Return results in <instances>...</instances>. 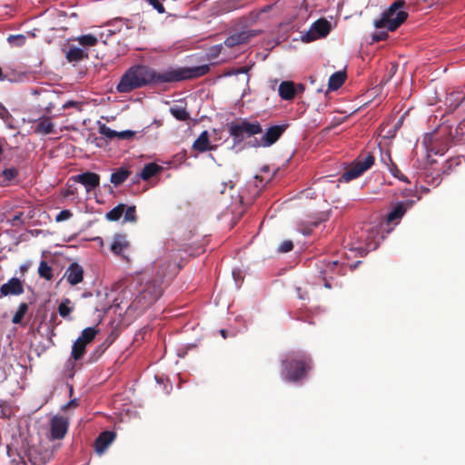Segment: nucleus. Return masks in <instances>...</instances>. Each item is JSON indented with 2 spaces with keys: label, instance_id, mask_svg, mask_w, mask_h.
Wrapping results in <instances>:
<instances>
[{
  "label": "nucleus",
  "instance_id": "obj_37",
  "mask_svg": "<svg viewBox=\"0 0 465 465\" xmlns=\"http://www.w3.org/2000/svg\"><path fill=\"white\" fill-rule=\"evenodd\" d=\"M124 213V222L135 223L137 221L136 208L134 205L129 206L127 208L125 207Z\"/></svg>",
  "mask_w": 465,
  "mask_h": 465
},
{
  "label": "nucleus",
  "instance_id": "obj_55",
  "mask_svg": "<svg viewBox=\"0 0 465 465\" xmlns=\"http://www.w3.org/2000/svg\"><path fill=\"white\" fill-rule=\"evenodd\" d=\"M221 334L223 338H226V331L225 330H221Z\"/></svg>",
  "mask_w": 465,
  "mask_h": 465
},
{
  "label": "nucleus",
  "instance_id": "obj_19",
  "mask_svg": "<svg viewBox=\"0 0 465 465\" xmlns=\"http://www.w3.org/2000/svg\"><path fill=\"white\" fill-rule=\"evenodd\" d=\"M130 242L127 240V236L124 233H115L113 237V242L110 246V250L115 255H123V252L129 249Z\"/></svg>",
  "mask_w": 465,
  "mask_h": 465
},
{
  "label": "nucleus",
  "instance_id": "obj_33",
  "mask_svg": "<svg viewBox=\"0 0 465 465\" xmlns=\"http://www.w3.org/2000/svg\"><path fill=\"white\" fill-rule=\"evenodd\" d=\"M71 300L68 298L64 299L58 306V312L61 317L66 318L74 310L71 306Z\"/></svg>",
  "mask_w": 465,
  "mask_h": 465
},
{
  "label": "nucleus",
  "instance_id": "obj_22",
  "mask_svg": "<svg viewBox=\"0 0 465 465\" xmlns=\"http://www.w3.org/2000/svg\"><path fill=\"white\" fill-rule=\"evenodd\" d=\"M35 133L45 135L54 133V125L51 118L47 116L39 118L35 128Z\"/></svg>",
  "mask_w": 465,
  "mask_h": 465
},
{
  "label": "nucleus",
  "instance_id": "obj_29",
  "mask_svg": "<svg viewBox=\"0 0 465 465\" xmlns=\"http://www.w3.org/2000/svg\"><path fill=\"white\" fill-rule=\"evenodd\" d=\"M124 210H125V204L119 203L114 208H113L111 211H109L105 214V217L108 221L116 222L122 217V215L124 213Z\"/></svg>",
  "mask_w": 465,
  "mask_h": 465
},
{
  "label": "nucleus",
  "instance_id": "obj_28",
  "mask_svg": "<svg viewBox=\"0 0 465 465\" xmlns=\"http://www.w3.org/2000/svg\"><path fill=\"white\" fill-rule=\"evenodd\" d=\"M85 347L86 344L82 342L79 340H76L72 347V358H74V361H78L83 358L84 354L85 353Z\"/></svg>",
  "mask_w": 465,
  "mask_h": 465
},
{
  "label": "nucleus",
  "instance_id": "obj_12",
  "mask_svg": "<svg viewBox=\"0 0 465 465\" xmlns=\"http://www.w3.org/2000/svg\"><path fill=\"white\" fill-rule=\"evenodd\" d=\"M420 199L417 196V200H408L406 202H398L387 214V222L391 224H398L406 213L407 210L411 208L413 204Z\"/></svg>",
  "mask_w": 465,
  "mask_h": 465
},
{
  "label": "nucleus",
  "instance_id": "obj_5",
  "mask_svg": "<svg viewBox=\"0 0 465 465\" xmlns=\"http://www.w3.org/2000/svg\"><path fill=\"white\" fill-rule=\"evenodd\" d=\"M228 132L236 144L242 143L245 138L261 134L262 128L258 121L249 122L246 119H241L228 124Z\"/></svg>",
  "mask_w": 465,
  "mask_h": 465
},
{
  "label": "nucleus",
  "instance_id": "obj_21",
  "mask_svg": "<svg viewBox=\"0 0 465 465\" xmlns=\"http://www.w3.org/2000/svg\"><path fill=\"white\" fill-rule=\"evenodd\" d=\"M213 146L210 145L209 134L203 131L193 143V149L200 153L213 150Z\"/></svg>",
  "mask_w": 465,
  "mask_h": 465
},
{
  "label": "nucleus",
  "instance_id": "obj_51",
  "mask_svg": "<svg viewBox=\"0 0 465 465\" xmlns=\"http://www.w3.org/2000/svg\"><path fill=\"white\" fill-rule=\"evenodd\" d=\"M226 186H227V183H222L218 188L219 192L221 193H223L225 189H226Z\"/></svg>",
  "mask_w": 465,
  "mask_h": 465
},
{
  "label": "nucleus",
  "instance_id": "obj_24",
  "mask_svg": "<svg viewBox=\"0 0 465 465\" xmlns=\"http://www.w3.org/2000/svg\"><path fill=\"white\" fill-rule=\"evenodd\" d=\"M131 172L126 168L121 167L111 174L110 182L114 186H119L124 183L130 176Z\"/></svg>",
  "mask_w": 465,
  "mask_h": 465
},
{
  "label": "nucleus",
  "instance_id": "obj_56",
  "mask_svg": "<svg viewBox=\"0 0 465 465\" xmlns=\"http://www.w3.org/2000/svg\"><path fill=\"white\" fill-rule=\"evenodd\" d=\"M5 76L3 75L2 68L0 67V80H4Z\"/></svg>",
  "mask_w": 465,
  "mask_h": 465
},
{
  "label": "nucleus",
  "instance_id": "obj_35",
  "mask_svg": "<svg viewBox=\"0 0 465 465\" xmlns=\"http://www.w3.org/2000/svg\"><path fill=\"white\" fill-rule=\"evenodd\" d=\"M79 44L83 46H94L98 39L93 35H84L77 38Z\"/></svg>",
  "mask_w": 465,
  "mask_h": 465
},
{
  "label": "nucleus",
  "instance_id": "obj_61",
  "mask_svg": "<svg viewBox=\"0 0 465 465\" xmlns=\"http://www.w3.org/2000/svg\"><path fill=\"white\" fill-rule=\"evenodd\" d=\"M3 153V148L2 146L0 145V154Z\"/></svg>",
  "mask_w": 465,
  "mask_h": 465
},
{
  "label": "nucleus",
  "instance_id": "obj_25",
  "mask_svg": "<svg viewBox=\"0 0 465 465\" xmlns=\"http://www.w3.org/2000/svg\"><path fill=\"white\" fill-rule=\"evenodd\" d=\"M88 57L87 52L79 47H71L66 52V59L68 62H79Z\"/></svg>",
  "mask_w": 465,
  "mask_h": 465
},
{
  "label": "nucleus",
  "instance_id": "obj_34",
  "mask_svg": "<svg viewBox=\"0 0 465 465\" xmlns=\"http://www.w3.org/2000/svg\"><path fill=\"white\" fill-rule=\"evenodd\" d=\"M28 311V305L25 302H22L19 304L17 311L13 316L12 322L15 324L21 323L25 313Z\"/></svg>",
  "mask_w": 465,
  "mask_h": 465
},
{
  "label": "nucleus",
  "instance_id": "obj_57",
  "mask_svg": "<svg viewBox=\"0 0 465 465\" xmlns=\"http://www.w3.org/2000/svg\"><path fill=\"white\" fill-rule=\"evenodd\" d=\"M234 187L233 183L230 181V189L232 190Z\"/></svg>",
  "mask_w": 465,
  "mask_h": 465
},
{
  "label": "nucleus",
  "instance_id": "obj_4",
  "mask_svg": "<svg viewBox=\"0 0 465 465\" xmlns=\"http://www.w3.org/2000/svg\"><path fill=\"white\" fill-rule=\"evenodd\" d=\"M162 284L163 282L156 278L142 283L134 299L137 306L145 309L153 304L162 295Z\"/></svg>",
  "mask_w": 465,
  "mask_h": 465
},
{
  "label": "nucleus",
  "instance_id": "obj_58",
  "mask_svg": "<svg viewBox=\"0 0 465 465\" xmlns=\"http://www.w3.org/2000/svg\"><path fill=\"white\" fill-rule=\"evenodd\" d=\"M69 404H70V405H71V404H72V405H74V404H75V400L71 401L69 402Z\"/></svg>",
  "mask_w": 465,
  "mask_h": 465
},
{
  "label": "nucleus",
  "instance_id": "obj_20",
  "mask_svg": "<svg viewBox=\"0 0 465 465\" xmlns=\"http://www.w3.org/2000/svg\"><path fill=\"white\" fill-rule=\"evenodd\" d=\"M115 433L110 430H105L100 433L94 441L95 451L99 454L104 452L107 447L114 441Z\"/></svg>",
  "mask_w": 465,
  "mask_h": 465
},
{
  "label": "nucleus",
  "instance_id": "obj_1",
  "mask_svg": "<svg viewBox=\"0 0 465 465\" xmlns=\"http://www.w3.org/2000/svg\"><path fill=\"white\" fill-rule=\"evenodd\" d=\"M209 71V64L193 67H170L163 72H157L148 65L134 64L122 75L116 90L119 93H130L150 84L196 79L207 74Z\"/></svg>",
  "mask_w": 465,
  "mask_h": 465
},
{
  "label": "nucleus",
  "instance_id": "obj_30",
  "mask_svg": "<svg viewBox=\"0 0 465 465\" xmlns=\"http://www.w3.org/2000/svg\"><path fill=\"white\" fill-rule=\"evenodd\" d=\"M96 334L97 330L94 327H88L82 331L81 335L77 338V340L81 341L82 342L87 345L93 341Z\"/></svg>",
  "mask_w": 465,
  "mask_h": 465
},
{
  "label": "nucleus",
  "instance_id": "obj_16",
  "mask_svg": "<svg viewBox=\"0 0 465 465\" xmlns=\"http://www.w3.org/2000/svg\"><path fill=\"white\" fill-rule=\"evenodd\" d=\"M297 89L300 92H303L304 86L299 84L296 87L295 84L292 81H283L279 85V95L282 100L291 101L294 99Z\"/></svg>",
  "mask_w": 465,
  "mask_h": 465
},
{
  "label": "nucleus",
  "instance_id": "obj_59",
  "mask_svg": "<svg viewBox=\"0 0 465 465\" xmlns=\"http://www.w3.org/2000/svg\"><path fill=\"white\" fill-rule=\"evenodd\" d=\"M325 181H326V180H325V178H324V177H321L320 182H325Z\"/></svg>",
  "mask_w": 465,
  "mask_h": 465
},
{
  "label": "nucleus",
  "instance_id": "obj_18",
  "mask_svg": "<svg viewBox=\"0 0 465 465\" xmlns=\"http://www.w3.org/2000/svg\"><path fill=\"white\" fill-rule=\"evenodd\" d=\"M64 278L71 285H76L83 281L84 270L77 262L69 265L64 273Z\"/></svg>",
  "mask_w": 465,
  "mask_h": 465
},
{
  "label": "nucleus",
  "instance_id": "obj_2",
  "mask_svg": "<svg viewBox=\"0 0 465 465\" xmlns=\"http://www.w3.org/2000/svg\"><path fill=\"white\" fill-rule=\"evenodd\" d=\"M282 378L290 382H298L305 378L312 369V359L302 352H292L282 361Z\"/></svg>",
  "mask_w": 465,
  "mask_h": 465
},
{
  "label": "nucleus",
  "instance_id": "obj_52",
  "mask_svg": "<svg viewBox=\"0 0 465 465\" xmlns=\"http://www.w3.org/2000/svg\"><path fill=\"white\" fill-rule=\"evenodd\" d=\"M381 161L386 163V164H390V163H388L387 161H388V158L386 156V153L384 155H381Z\"/></svg>",
  "mask_w": 465,
  "mask_h": 465
},
{
  "label": "nucleus",
  "instance_id": "obj_8",
  "mask_svg": "<svg viewBox=\"0 0 465 465\" xmlns=\"http://www.w3.org/2000/svg\"><path fill=\"white\" fill-rule=\"evenodd\" d=\"M375 162V157L368 153L364 159H358L353 165L346 170L341 176L340 181L350 182L361 176L365 171L370 169Z\"/></svg>",
  "mask_w": 465,
  "mask_h": 465
},
{
  "label": "nucleus",
  "instance_id": "obj_49",
  "mask_svg": "<svg viewBox=\"0 0 465 465\" xmlns=\"http://www.w3.org/2000/svg\"><path fill=\"white\" fill-rule=\"evenodd\" d=\"M69 107H79V104L74 101H68L64 104V108H69Z\"/></svg>",
  "mask_w": 465,
  "mask_h": 465
},
{
  "label": "nucleus",
  "instance_id": "obj_32",
  "mask_svg": "<svg viewBox=\"0 0 465 465\" xmlns=\"http://www.w3.org/2000/svg\"><path fill=\"white\" fill-rule=\"evenodd\" d=\"M38 273L41 278H44L47 281H51L53 279V268L47 263L45 261H41L38 267Z\"/></svg>",
  "mask_w": 465,
  "mask_h": 465
},
{
  "label": "nucleus",
  "instance_id": "obj_27",
  "mask_svg": "<svg viewBox=\"0 0 465 465\" xmlns=\"http://www.w3.org/2000/svg\"><path fill=\"white\" fill-rule=\"evenodd\" d=\"M386 156L388 158V162H390V164H389V171L390 173L396 178H398L400 181H402L404 183H410L409 179L407 176H405L401 172V170L398 168L397 164L395 163H393V161L391 160V154L390 153H386Z\"/></svg>",
  "mask_w": 465,
  "mask_h": 465
},
{
  "label": "nucleus",
  "instance_id": "obj_44",
  "mask_svg": "<svg viewBox=\"0 0 465 465\" xmlns=\"http://www.w3.org/2000/svg\"><path fill=\"white\" fill-rule=\"evenodd\" d=\"M389 35L386 32H378L373 34L372 39L375 42L384 41L388 38Z\"/></svg>",
  "mask_w": 465,
  "mask_h": 465
},
{
  "label": "nucleus",
  "instance_id": "obj_41",
  "mask_svg": "<svg viewBox=\"0 0 465 465\" xmlns=\"http://www.w3.org/2000/svg\"><path fill=\"white\" fill-rule=\"evenodd\" d=\"M135 132L131 130H125L122 132H117L116 138L120 140H131L135 136Z\"/></svg>",
  "mask_w": 465,
  "mask_h": 465
},
{
  "label": "nucleus",
  "instance_id": "obj_53",
  "mask_svg": "<svg viewBox=\"0 0 465 465\" xmlns=\"http://www.w3.org/2000/svg\"><path fill=\"white\" fill-rule=\"evenodd\" d=\"M116 30H111V29H108L107 30V35H112L114 34H115Z\"/></svg>",
  "mask_w": 465,
  "mask_h": 465
},
{
  "label": "nucleus",
  "instance_id": "obj_31",
  "mask_svg": "<svg viewBox=\"0 0 465 465\" xmlns=\"http://www.w3.org/2000/svg\"><path fill=\"white\" fill-rule=\"evenodd\" d=\"M171 114L179 121H187L190 119V114L185 107L173 106L170 108Z\"/></svg>",
  "mask_w": 465,
  "mask_h": 465
},
{
  "label": "nucleus",
  "instance_id": "obj_17",
  "mask_svg": "<svg viewBox=\"0 0 465 465\" xmlns=\"http://www.w3.org/2000/svg\"><path fill=\"white\" fill-rule=\"evenodd\" d=\"M1 295H20L24 293V286L22 281L16 277L11 278L6 283H4L0 288Z\"/></svg>",
  "mask_w": 465,
  "mask_h": 465
},
{
  "label": "nucleus",
  "instance_id": "obj_36",
  "mask_svg": "<svg viewBox=\"0 0 465 465\" xmlns=\"http://www.w3.org/2000/svg\"><path fill=\"white\" fill-rule=\"evenodd\" d=\"M99 134L104 135L109 140H113L116 138L117 131L112 130L109 126H107L105 124H103L98 128Z\"/></svg>",
  "mask_w": 465,
  "mask_h": 465
},
{
  "label": "nucleus",
  "instance_id": "obj_9",
  "mask_svg": "<svg viewBox=\"0 0 465 465\" xmlns=\"http://www.w3.org/2000/svg\"><path fill=\"white\" fill-rule=\"evenodd\" d=\"M331 23L325 18H320L315 21L310 29L302 35V39L305 43H310L320 38L327 36L331 31Z\"/></svg>",
  "mask_w": 465,
  "mask_h": 465
},
{
  "label": "nucleus",
  "instance_id": "obj_7",
  "mask_svg": "<svg viewBox=\"0 0 465 465\" xmlns=\"http://www.w3.org/2000/svg\"><path fill=\"white\" fill-rule=\"evenodd\" d=\"M319 277L322 278L324 286L331 289V285L329 279H332L333 275L343 274L344 265L338 261L320 260L316 262Z\"/></svg>",
  "mask_w": 465,
  "mask_h": 465
},
{
  "label": "nucleus",
  "instance_id": "obj_11",
  "mask_svg": "<svg viewBox=\"0 0 465 465\" xmlns=\"http://www.w3.org/2000/svg\"><path fill=\"white\" fill-rule=\"evenodd\" d=\"M262 33V30L258 29H248L241 32L234 33L228 36L223 44L227 47H234L240 45H245L250 42L253 37H256Z\"/></svg>",
  "mask_w": 465,
  "mask_h": 465
},
{
  "label": "nucleus",
  "instance_id": "obj_14",
  "mask_svg": "<svg viewBox=\"0 0 465 465\" xmlns=\"http://www.w3.org/2000/svg\"><path fill=\"white\" fill-rule=\"evenodd\" d=\"M288 124L272 125L267 129L262 136L260 144L263 147H269L276 143L287 129Z\"/></svg>",
  "mask_w": 465,
  "mask_h": 465
},
{
  "label": "nucleus",
  "instance_id": "obj_50",
  "mask_svg": "<svg viewBox=\"0 0 465 465\" xmlns=\"http://www.w3.org/2000/svg\"><path fill=\"white\" fill-rule=\"evenodd\" d=\"M13 465H28L24 458H19V460H15V459L12 460Z\"/></svg>",
  "mask_w": 465,
  "mask_h": 465
},
{
  "label": "nucleus",
  "instance_id": "obj_15",
  "mask_svg": "<svg viewBox=\"0 0 465 465\" xmlns=\"http://www.w3.org/2000/svg\"><path fill=\"white\" fill-rule=\"evenodd\" d=\"M73 179L76 183H80L84 185L86 192H91L100 184L99 174L92 172H85L77 175L73 176Z\"/></svg>",
  "mask_w": 465,
  "mask_h": 465
},
{
  "label": "nucleus",
  "instance_id": "obj_38",
  "mask_svg": "<svg viewBox=\"0 0 465 465\" xmlns=\"http://www.w3.org/2000/svg\"><path fill=\"white\" fill-rule=\"evenodd\" d=\"M377 232H369L366 236V249L368 251L375 250L378 247V242L374 241V238L376 237Z\"/></svg>",
  "mask_w": 465,
  "mask_h": 465
},
{
  "label": "nucleus",
  "instance_id": "obj_54",
  "mask_svg": "<svg viewBox=\"0 0 465 465\" xmlns=\"http://www.w3.org/2000/svg\"><path fill=\"white\" fill-rule=\"evenodd\" d=\"M74 193V190H68L67 193H65V195L68 196V195H72Z\"/></svg>",
  "mask_w": 465,
  "mask_h": 465
},
{
  "label": "nucleus",
  "instance_id": "obj_3",
  "mask_svg": "<svg viewBox=\"0 0 465 465\" xmlns=\"http://www.w3.org/2000/svg\"><path fill=\"white\" fill-rule=\"evenodd\" d=\"M404 5L403 0L393 2L381 16L374 21V26L379 29L386 28L391 32L395 31L408 18V13L401 10Z\"/></svg>",
  "mask_w": 465,
  "mask_h": 465
},
{
  "label": "nucleus",
  "instance_id": "obj_47",
  "mask_svg": "<svg viewBox=\"0 0 465 465\" xmlns=\"http://www.w3.org/2000/svg\"><path fill=\"white\" fill-rule=\"evenodd\" d=\"M118 23L121 24V25H124L127 29H130V28L134 27L133 23L130 20H128V19L118 18V19L115 20V24H118Z\"/></svg>",
  "mask_w": 465,
  "mask_h": 465
},
{
  "label": "nucleus",
  "instance_id": "obj_48",
  "mask_svg": "<svg viewBox=\"0 0 465 465\" xmlns=\"http://www.w3.org/2000/svg\"><path fill=\"white\" fill-rule=\"evenodd\" d=\"M223 48L222 45H215L213 47H212L211 49V55L213 57H216L218 55V54L220 53L221 49Z\"/></svg>",
  "mask_w": 465,
  "mask_h": 465
},
{
  "label": "nucleus",
  "instance_id": "obj_39",
  "mask_svg": "<svg viewBox=\"0 0 465 465\" xmlns=\"http://www.w3.org/2000/svg\"><path fill=\"white\" fill-rule=\"evenodd\" d=\"M18 174V171L16 168H6L3 171V176L5 181L11 182L13 179H15Z\"/></svg>",
  "mask_w": 465,
  "mask_h": 465
},
{
  "label": "nucleus",
  "instance_id": "obj_13",
  "mask_svg": "<svg viewBox=\"0 0 465 465\" xmlns=\"http://www.w3.org/2000/svg\"><path fill=\"white\" fill-rule=\"evenodd\" d=\"M68 420L63 416H54L50 420L49 438L51 440H62L68 430Z\"/></svg>",
  "mask_w": 465,
  "mask_h": 465
},
{
  "label": "nucleus",
  "instance_id": "obj_42",
  "mask_svg": "<svg viewBox=\"0 0 465 465\" xmlns=\"http://www.w3.org/2000/svg\"><path fill=\"white\" fill-rule=\"evenodd\" d=\"M292 249H293V242H292V241L286 240V241H283L280 244V246L278 248V251L280 252H283L284 253V252H288L292 251Z\"/></svg>",
  "mask_w": 465,
  "mask_h": 465
},
{
  "label": "nucleus",
  "instance_id": "obj_23",
  "mask_svg": "<svg viewBox=\"0 0 465 465\" xmlns=\"http://www.w3.org/2000/svg\"><path fill=\"white\" fill-rule=\"evenodd\" d=\"M346 77L344 71L335 72L329 78L328 88L332 91L338 90L344 84Z\"/></svg>",
  "mask_w": 465,
  "mask_h": 465
},
{
  "label": "nucleus",
  "instance_id": "obj_46",
  "mask_svg": "<svg viewBox=\"0 0 465 465\" xmlns=\"http://www.w3.org/2000/svg\"><path fill=\"white\" fill-rule=\"evenodd\" d=\"M148 1L159 13H163L164 12V7L159 2V0H148Z\"/></svg>",
  "mask_w": 465,
  "mask_h": 465
},
{
  "label": "nucleus",
  "instance_id": "obj_26",
  "mask_svg": "<svg viewBox=\"0 0 465 465\" xmlns=\"http://www.w3.org/2000/svg\"><path fill=\"white\" fill-rule=\"evenodd\" d=\"M161 170H162V167L160 165H158L157 163H147L143 168V170L140 173V177L143 181H147L150 178H152L153 176H154Z\"/></svg>",
  "mask_w": 465,
  "mask_h": 465
},
{
  "label": "nucleus",
  "instance_id": "obj_6",
  "mask_svg": "<svg viewBox=\"0 0 465 465\" xmlns=\"http://www.w3.org/2000/svg\"><path fill=\"white\" fill-rule=\"evenodd\" d=\"M23 458L28 465H45L54 458V450L39 443L29 446Z\"/></svg>",
  "mask_w": 465,
  "mask_h": 465
},
{
  "label": "nucleus",
  "instance_id": "obj_60",
  "mask_svg": "<svg viewBox=\"0 0 465 465\" xmlns=\"http://www.w3.org/2000/svg\"><path fill=\"white\" fill-rule=\"evenodd\" d=\"M255 179H257V180L259 179L260 181H262V178L259 175H256Z\"/></svg>",
  "mask_w": 465,
  "mask_h": 465
},
{
  "label": "nucleus",
  "instance_id": "obj_10",
  "mask_svg": "<svg viewBox=\"0 0 465 465\" xmlns=\"http://www.w3.org/2000/svg\"><path fill=\"white\" fill-rule=\"evenodd\" d=\"M172 253L167 252L162 257H158L153 263V271L155 278L163 282V279L168 276H173L174 273V265L171 262Z\"/></svg>",
  "mask_w": 465,
  "mask_h": 465
},
{
  "label": "nucleus",
  "instance_id": "obj_43",
  "mask_svg": "<svg viewBox=\"0 0 465 465\" xmlns=\"http://www.w3.org/2000/svg\"><path fill=\"white\" fill-rule=\"evenodd\" d=\"M73 215V213H71L70 210H63L61 211L55 217V221L57 223H60V222H63V221H65L69 218H71Z\"/></svg>",
  "mask_w": 465,
  "mask_h": 465
},
{
  "label": "nucleus",
  "instance_id": "obj_40",
  "mask_svg": "<svg viewBox=\"0 0 465 465\" xmlns=\"http://www.w3.org/2000/svg\"><path fill=\"white\" fill-rule=\"evenodd\" d=\"M329 218H330V213L322 212V213H319L316 220L308 222V223L313 227H317L321 223L329 220Z\"/></svg>",
  "mask_w": 465,
  "mask_h": 465
},
{
  "label": "nucleus",
  "instance_id": "obj_45",
  "mask_svg": "<svg viewBox=\"0 0 465 465\" xmlns=\"http://www.w3.org/2000/svg\"><path fill=\"white\" fill-rule=\"evenodd\" d=\"M13 40L17 41V45H22L25 42V37L23 35H10L8 41L12 43Z\"/></svg>",
  "mask_w": 465,
  "mask_h": 465
}]
</instances>
